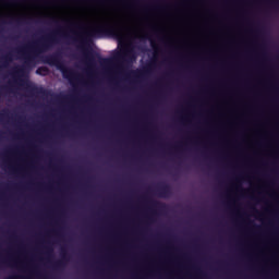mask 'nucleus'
Listing matches in <instances>:
<instances>
[{
    "label": "nucleus",
    "mask_w": 279,
    "mask_h": 279,
    "mask_svg": "<svg viewBox=\"0 0 279 279\" xmlns=\"http://www.w3.org/2000/svg\"><path fill=\"white\" fill-rule=\"evenodd\" d=\"M58 36H62V27H59L52 33L43 36L38 40L17 49L19 56H21V58L24 60V65L14 68L13 75L23 77V75H25V66L36 64V58H38L40 53L49 51L53 45L58 44Z\"/></svg>",
    "instance_id": "f257e3e1"
},
{
    "label": "nucleus",
    "mask_w": 279,
    "mask_h": 279,
    "mask_svg": "<svg viewBox=\"0 0 279 279\" xmlns=\"http://www.w3.org/2000/svg\"><path fill=\"white\" fill-rule=\"evenodd\" d=\"M128 32V27L119 22L113 24H105L93 28L90 32L87 33V36H101L106 34L107 36H112L118 40H121Z\"/></svg>",
    "instance_id": "f03ea898"
},
{
    "label": "nucleus",
    "mask_w": 279,
    "mask_h": 279,
    "mask_svg": "<svg viewBox=\"0 0 279 279\" xmlns=\"http://www.w3.org/2000/svg\"><path fill=\"white\" fill-rule=\"evenodd\" d=\"M43 62L44 64H49L50 66H57V69L61 71L64 80H69V82H75V80H77L75 71L64 65V62H62V56L60 53L57 52L46 56Z\"/></svg>",
    "instance_id": "7ed1b4c3"
},
{
    "label": "nucleus",
    "mask_w": 279,
    "mask_h": 279,
    "mask_svg": "<svg viewBox=\"0 0 279 279\" xmlns=\"http://www.w3.org/2000/svg\"><path fill=\"white\" fill-rule=\"evenodd\" d=\"M85 58L90 63L95 62V60H98L100 63L110 62V59H106L101 57V54H99L98 52H93V51L85 52Z\"/></svg>",
    "instance_id": "20e7f679"
},
{
    "label": "nucleus",
    "mask_w": 279,
    "mask_h": 279,
    "mask_svg": "<svg viewBox=\"0 0 279 279\" xmlns=\"http://www.w3.org/2000/svg\"><path fill=\"white\" fill-rule=\"evenodd\" d=\"M132 53L134 51L130 48H122L119 52L114 54V60L121 61V60H126L128 58L132 57Z\"/></svg>",
    "instance_id": "39448f33"
},
{
    "label": "nucleus",
    "mask_w": 279,
    "mask_h": 279,
    "mask_svg": "<svg viewBox=\"0 0 279 279\" xmlns=\"http://www.w3.org/2000/svg\"><path fill=\"white\" fill-rule=\"evenodd\" d=\"M61 260L54 263L56 269H63V267H66V263H69V254L64 248L61 250Z\"/></svg>",
    "instance_id": "423d86ee"
},
{
    "label": "nucleus",
    "mask_w": 279,
    "mask_h": 279,
    "mask_svg": "<svg viewBox=\"0 0 279 279\" xmlns=\"http://www.w3.org/2000/svg\"><path fill=\"white\" fill-rule=\"evenodd\" d=\"M157 194L160 197H169L171 195V186L169 184H162L157 187Z\"/></svg>",
    "instance_id": "0eeeda50"
},
{
    "label": "nucleus",
    "mask_w": 279,
    "mask_h": 279,
    "mask_svg": "<svg viewBox=\"0 0 279 279\" xmlns=\"http://www.w3.org/2000/svg\"><path fill=\"white\" fill-rule=\"evenodd\" d=\"M14 58L12 57V52L7 53L0 60V71L1 69H8L10 66V62H12Z\"/></svg>",
    "instance_id": "6e6552de"
},
{
    "label": "nucleus",
    "mask_w": 279,
    "mask_h": 279,
    "mask_svg": "<svg viewBox=\"0 0 279 279\" xmlns=\"http://www.w3.org/2000/svg\"><path fill=\"white\" fill-rule=\"evenodd\" d=\"M25 86H26V90L32 95H40L45 93L43 88H38L37 86L32 85L29 82H26Z\"/></svg>",
    "instance_id": "1a4fd4ad"
},
{
    "label": "nucleus",
    "mask_w": 279,
    "mask_h": 279,
    "mask_svg": "<svg viewBox=\"0 0 279 279\" xmlns=\"http://www.w3.org/2000/svg\"><path fill=\"white\" fill-rule=\"evenodd\" d=\"M75 43H80V48L85 49L86 43H88V39L84 36H80V38H74Z\"/></svg>",
    "instance_id": "9d476101"
},
{
    "label": "nucleus",
    "mask_w": 279,
    "mask_h": 279,
    "mask_svg": "<svg viewBox=\"0 0 279 279\" xmlns=\"http://www.w3.org/2000/svg\"><path fill=\"white\" fill-rule=\"evenodd\" d=\"M151 276V272H142L140 275H136L134 279H150Z\"/></svg>",
    "instance_id": "9b49d317"
},
{
    "label": "nucleus",
    "mask_w": 279,
    "mask_h": 279,
    "mask_svg": "<svg viewBox=\"0 0 279 279\" xmlns=\"http://www.w3.org/2000/svg\"><path fill=\"white\" fill-rule=\"evenodd\" d=\"M71 27H73L74 29H80V25L77 23H70L68 29H71Z\"/></svg>",
    "instance_id": "f8f14e48"
},
{
    "label": "nucleus",
    "mask_w": 279,
    "mask_h": 279,
    "mask_svg": "<svg viewBox=\"0 0 279 279\" xmlns=\"http://www.w3.org/2000/svg\"><path fill=\"white\" fill-rule=\"evenodd\" d=\"M8 117V111L1 112L0 113V121H3Z\"/></svg>",
    "instance_id": "ddd939ff"
},
{
    "label": "nucleus",
    "mask_w": 279,
    "mask_h": 279,
    "mask_svg": "<svg viewBox=\"0 0 279 279\" xmlns=\"http://www.w3.org/2000/svg\"><path fill=\"white\" fill-rule=\"evenodd\" d=\"M2 90H12V83H9V85L3 86Z\"/></svg>",
    "instance_id": "4468645a"
},
{
    "label": "nucleus",
    "mask_w": 279,
    "mask_h": 279,
    "mask_svg": "<svg viewBox=\"0 0 279 279\" xmlns=\"http://www.w3.org/2000/svg\"><path fill=\"white\" fill-rule=\"evenodd\" d=\"M1 265H10V260H8V259H1Z\"/></svg>",
    "instance_id": "2eb2a0df"
},
{
    "label": "nucleus",
    "mask_w": 279,
    "mask_h": 279,
    "mask_svg": "<svg viewBox=\"0 0 279 279\" xmlns=\"http://www.w3.org/2000/svg\"><path fill=\"white\" fill-rule=\"evenodd\" d=\"M137 72L136 71H130V75L136 76Z\"/></svg>",
    "instance_id": "dca6fc26"
},
{
    "label": "nucleus",
    "mask_w": 279,
    "mask_h": 279,
    "mask_svg": "<svg viewBox=\"0 0 279 279\" xmlns=\"http://www.w3.org/2000/svg\"><path fill=\"white\" fill-rule=\"evenodd\" d=\"M235 189H238V191H243V187L241 185H235Z\"/></svg>",
    "instance_id": "f3484780"
},
{
    "label": "nucleus",
    "mask_w": 279,
    "mask_h": 279,
    "mask_svg": "<svg viewBox=\"0 0 279 279\" xmlns=\"http://www.w3.org/2000/svg\"><path fill=\"white\" fill-rule=\"evenodd\" d=\"M47 252H48V254H51V253H53V248L47 247Z\"/></svg>",
    "instance_id": "a211bd4d"
},
{
    "label": "nucleus",
    "mask_w": 279,
    "mask_h": 279,
    "mask_svg": "<svg viewBox=\"0 0 279 279\" xmlns=\"http://www.w3.org/2000/svg\"><path fill=\"white\" fill-rule=\"evenodd\" d=\"M254 213H256V215H260V213H258V209L253 208Z\"/></svg>",
    "instance_id": "6ab92c4d"
},
{
    "label": "nucleus",
    "mask_w": 279,
    "mask_h": 279,
    "mask_svg": "<svg viewBox=\"0 0 279 279\" xmlns=\"http://www.w3.org/2000/svg\"><path fill=\"white\" fill-rule=\"evenodd\" d=\"M20 82H22V86H25V81L20 80Z\"/></svg>",
    "instance_id": "aec40b11"
},
{
    "label": "nucleus",
    "mask_w": 279,
    "mask_h": 279,
    "mask_svg": "<svg viewBox=\"0 0 279 279\" xmlns=\"http://www.w3.org/2000/svg\"><path fill=\"white\" fill-rule=\"evenodd\" d=\"M151 204H153V206H158L157 202H153Z\"/></svg>",
    "instance_id": "412c9836"
},
{
    "label": "nucleus",
    "mask_w": 279,
    "mask_h": 279,
    "mask_svg": "<svg viewBox=\"0 0 279 279\" xmlns=\"http://www.w3.org/2000/svg\"><path fill=\"white\" fill-rule=\"evenodd\" d=\"M51 21H53V23H58V20H56V19H53V17L51 19Z\"/></svg>",
    "instance_id": "4be33fe9"
},
{
    "label": "nucleus",
    "mask_w": 279,
    "mask_h": 279,
    "mask_svg": "<svg viewBox=\"0 0 279 279\" xmlns=\"http://www.w3.org/2000/svg\"><path fill=\"white\" fill-rule=\"evenodd\" d=\"M16 21V23H21V20H15Z\"/></svg>",
    "instance_id": "5701e85b"
},
{
    "label": "nucleus",
    "mask_w": 279,
    "mask_h": 279,
    "mask_svg": "<svg viewBox=\"0 0 279 279\" xmlns=\"http://www.w3.org/2000/svg\"><path fill=\"white\" fill-rule=\"evenodd\" d=\"M11 3H16V1H11Z\"/></svg>",
    "instance_id": "b1692460"
},
{
    "label": "nucleus",
    "mask_w": 279,
    "mask_h": 279,
    "mask_svg": "<svg viewBox=\"0 0 279 279\" xmlns=\"http://www.w3.org/2000/svg\"><path fill=\"white\" fill-rule=\"evenodd\" d=\"M180 146H175V149H179Z\"/></svg>",
    "instance_id": "393cba45"
},
{
    "label": "nucleus",
    "mask_w": 279,
    "mask_h": 279,
    "mask_svg": "<svg viewBox=\"0 0 279 279\" xmlns=\"http://www.w3.org/2000/svg\"><path fill=\"white\" fill-rule=\"evenodd\" d=\"M235 182H239V179H235Z\"/></svg>",
    "instance_id": "a878e982"
},
{
    "label": "nucleus",
    "mask_w": 279,
    "mask_h": 279,
    "mask_svg": "<svg viewBox=\"0 0 279 279\" xmlns=\"http://www.w3.org/2000/svg\"><path fill=\"white\" fill-rule=\"evenodd\" d=\"M38 71H40V69L37 70V73H39Z\"/></svg>",
    "instance_id": "bb28decb"
}]
</instances>
